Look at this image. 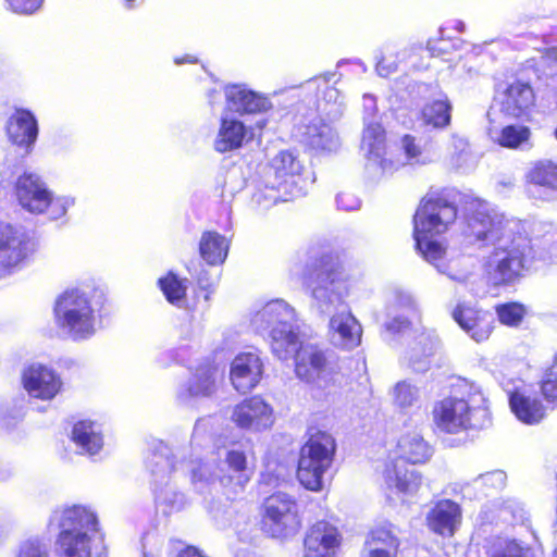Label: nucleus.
<instances>
[{"instance_id": "nucleus-60", "label": "nucleus", "mask_w": 557, "mask_h": 557, "mask_svg": "<svg viewBox=\"0 0 557 557\" xmlns=\"http://www.w3.org/2000/svg\"><path fill=\"white\" fill-rule=\"evenodd\" d=\"M197 62V59L190 54H186L185 57L183 58H175L174 59V63L176 65H182L184 63H196Z\"/></svg>"}, {"instance_id": "nucleus-19", "label": "nucleus", "mask_w": 557, "mask_h": 557, "mask_svg": "<svg viewBox=\"0 0 557 557\" xmlns=\"http://www.w3.org/2000/svg\"><path fill=\"white\" fill-rule=\"evenodd\" d=\"M263 373V363L253 352H244L236 356L231 366V381L234 388L247 393L260 382Z\"/></svg>"}, {"instance_id": "nucleus-21", "label": "nucleus", "mask_w": 557, "mask_h": 557, "mask_svg": "<svg viewBox=\"0 0 557 557\" xmlns=\"http://www.w3.org/2000/svg\"><path fill=\"white\" fill-rule=\"evenodd\" d=\"M339 534L335 527L319 521L311 527L305 539L304 557H335Z\"/></svg>"}, {"instance_id": "nucleus-62", "label": "nucleus", "mask_w": 557, "mask_h": 557, "mask_svg": "<svg viewBox=\"0 0 557 557\" xmlns=\"http://www.w3.org/2000/svg\"><path fill=\"white\" fill-rule=\"evenodd\" d=\"M549 55L557 60V47L549 50Z\"/></svg>"}, {"instance_id": "nucleus-29", "label": "nucleus", "mask_w": 557, "mask_h": 557, "mask_svg": "<svg viewBox=\"0 0 557 557\" xmlns=\"http://www.w3.org/2000/svg\"><path fill=\"white\" fill-rule=\"evenodd\" d=\"M399 544L393 527L383 524L370 532L366 541V552L369 557H396Z\"/></svg>"}, {"instance_id": "nucleus-32", "label": "nucleus", "mask_w": 557, "mask_h": 557, "mask_svg": "<svg viewBox=\"0 0 557 557\" xmlns=\"http://www.w3.org/2000/svg\"><path fill=\"white\" fill-rule=\"evenodd\" d=\"M304 139L312 149L335 151L339 147V138L335 129L315 117L305 126Z\"/></svg>"}, {"instance_id": "nucleus-59", "label": "nucleus", "mask_w": 557, "mask_h": 557, "mask_svg": "<svg viewBox=\"0 0 557 557\" xmlns=\"http://www.w3.org/2000/svg\"><path fill=\"white\" fill-rule=\"evenodd\" d=\"M178 557H206L202 555L200 550H198L196 547H187L183 549Z\"/></svg>"}, {"instance_id": "nucleus-49", "label": "nucleus", "mask_w": 557, "mask_h": 557, "mask_svg": "<svg viewBox=\"0 0 557 557\" xmlns=\"http://www.w3.org/2000/svg\"><path fill=\"white\" fill-rule=\"evenodd\" d=\"M14 557H50L47 544L38 539H27L18 544Z\"/></svg>"}, {"instance_id": "nucleus-4", "label": "nucleus", "mask_w": 557, "mask_h": 557, "mask_svg": "<svg viewBox=\"0 0 557 557\" xmlns=\"http://www.w3.org/2000/svg\"><path fill=\"white\" fill-rule=\"evenodd\" d=\"M304 164L289 150L280 151L264 169L260 190L253 201L261 209H268L278 201H287L304 194L306 180Z\"/></svg>"}, {"instance_id": "nucleus-18", "label": "nucleus", "mask_w": 557, "mask_h": 557, "mask_svg": "<svg viewBox=\"0 0 557 557\" xmlns=\"http://www.w3.org/2000/svg\"><path fill=\"white\" fill-rule=\"evenodd\" d=\"M329 337L335 347L351 350L361 343L362 326L350 311L344 310L331 317Z\"/></svg>"}, {"instance_id": "nucleus-33", "label": "nucleus", "mask_w": 557, "mask_h": 557, "mask_svg": "<svg viewBox=\"0 0 557 557\" xmlns=\"http://www.w3.org/2000/svg\"><path fill=\"white\" fill-rule=\"evenodd\" d=\"M509 404L516 417L525 424H536L545 416V408L534 396L516 391L510 394Z\"/></svg>"}, {"instance_id": "nucleus-64", "label": "nucleus", "mask_w": 557, "mask_h": 557, "mask_svg": "<svg viewBox=\"0 0 557 557\" xmlns=\"http://www.w3.org/2000/svg\"><path fill=\"white\" fill-rule=\"evenodd\" d=\"M553 368H554L555 370H557V355H556L555 364L553 366Z\"/></svg>"}, {"instance_id": "nucleus-56", "label": "nucleus", "mask_w": 557, "mask_h": 557, "mask_svg": "<svg viewBox=\"0 0 557 557\" xmlns=\"http://www.w3.org/2000/svg\"><path fill=\"white\" fill-rule=\"evenodd\" d=\"M12 11L20 14H32L41 4L42 0H7Z\"/></svg>"}, {"instance_id": "nucleus-38", "label": "nucleus", "mask_w": 557, "mask_h": 557, "mask_svg": "<svg viewBox=\"0 0 557 557\" xmlns=\"http://www.w3.org/2000/svg\"><path fill=\"white\" fill-rule=\"evenodd\" d=\"M421 120L424 125L433 128H445L450 124L451 103L446 96L432 100L421 110Z\"/></svg>"}, {"instance_id": "nucleus-11", "label": "nucleus", "mask_w": 557, "mask_h": 557, "mask_svg": "<svg viewBox=\"0 0 557 557\" xmlns=\"http://www.w3.org/2000/svg\"><path fill=\"white\" fill-rule=\"evenodd\" d=\"M433 421L438 430L457 434L475 426L473 419L476 414H485V409L474 407L463 398L446 397L433 407Z\"/></svg>"}, {"instance_id": "nucleus-16", "label": "nucleus", "mask_w": 557, "mask_h": 557, "mask_svg": "<svg viewBox=\"0 0 557 557\" xmlns=\"http://www.w3.org/2000/svg\"><path fill=\"white\" fill-rule=\"evenodd\" d=\"M453 318L476 343L488 339L494 329L493 315L469 304H458L453 311Z\"/></svg>"}, {"instance_id": "nucleus-50", "label": "nucleus", "mask_w": 557, "mask_h": 557, "mask_svg": "<svg viewBox=\"0 0 557 557\" xmlns=\"http://www.w3.org/2000/svg\"><path fill=\"white\" fill-rule=\"evenodd\" d=\"M401 148L406 156V161L411 164L421 163L425 164L430 158L423 152L417 140L411 135H405L401 138Z\"/></svg>"}, {"instance_id": "nucleus-17", "label": "nucleus", "mask_w": 557, "mask_h": 557, "mask_svg": "<svg viewBox=\"0 0 557 557\" xmlns=\"http://www.w3.org/2000/svg\"><path fill=\"white\" fill-rule=\"evenodd\" d=\"M49 194L46 183L34 173H24L15 183V195L20 206L34 214L45 213Z\"/></svg>"}, {"instance_id": "nucleus-7", "label": "nucleus", "mask_w": 557, "mask_h": 557, "mask_svg": "<svg viewBox=\"0 0 557 557\" xmlns=\"http://www.w3.org/2000/svg\"><path fill=\"white\" fill-rule=\"evenodd\" d=\"M336 442L332 434L317 431L300 450L297 478L307 490L319 492L329 481Z\"/></svg>"}, {"instance_id": "nucleus-9", "label": "nucleus", "mask_w": 557, "mask_h": 557, "mask_svg": "<svg viewBox=\"0 0 557 557\" xmlns=\"http://www.w3.org/2000/svg\"><path fill=\"white\" fill-rule=\"evenodd\" d=\"M307 286L315 307L321 312H329L342 304L348 294L347 284L334 268L331 255L322 256L314 264L312 272L307 276Z\"/></svg>"}, {"instance_id": "nucleus-2", "label": "nucleus", "mask_w": 557, "mask_h": 557, "mask_svg": "<svg viewBox=\"0 0 557 557\" xmlns=\"http://www.w3.org/2000/svg\"><path fill=\"white\" fill-rule=\"evenodd\" d=\"M457 219L456 206L438 195L425 196L414 214V240L419 252L440 273L463 283L471 274V268L463 260L454 259L451 253L436 239L435 235L446 232Z\"/></svg>"}, {"instance_id": "nucleus-14", "label": "nucleus", "mask_w": 557, "mask_h": 557, "mask_svg": "<svg viewBox=\"0 0 557 557\" xmlns=\"http://www.w3.org/2000/svg\"><path fill=\"white\" fill-rule=\"evenodd\" d=\"M232 420L240 429L260 432L271 428L275 417L269 403L260 396H252L234 407Z\"/></svg>"}, {"instance_id": "nucleus-54", "label": "nucleus", "mask_w": 557, "mask_h": 557, "mask_svg": "<svg viewBox=\"0 0 557 557\" xmlns=\"http://www.w3.org/2000/svg\"><path fill=\"white\" fill-rule=\"evenodd\" d=\"M144 557H159L162 540L154 533H147L141 540Z\"/></svg>"}, {"instance_id": "nucleus-58", "label": "nucleus", "mask_w": 557, "mask_h": 557, "mask_svg": "<svg viewBox=\"0 0 557 557\" xmlns=\"http://www.w3.org/2000/svg\"><path fill=\"white\" fill-rule=\"evenodd\" d=\"M396 63L388 57H383L376 65V71L379 75L382 77L389 76L392 73L396 71Z\"/></svg>"}, {"instance_id": "nucleus-10", "label": "nucleus", "mask_w": 557, "mask_h": 557, "mask_svg": "<svg viewBox=\"0 0 557 557\" xmlns=\"http://www.w3.org/2000/svg\"><path fill=\"white\" fill-rule=\"evenodd\" d=\"M362 107L364 129L361 149L367 158V168H379L383 173L393 172L404 163L386 158L385 132L380 123L372 121L377 111L375 98L370 94L363 95Z\"/></svg>"}, {"instance_id": "nucleus-37", "label": "nucleus", "mask_w": 557, "mask_h": 557, "mask_svg": "<svg viewBox=\"0 0 557 557\" xmlns=\"http://www.w3.org/2000/svg\"><path fill=\"white\" fill-rule=\"evenodd\" d=\"M399 460L411 463L425 462L431 457V448L419 434L403 436L397 445Z\"/></svg>"}, {"instance_id": "nucleus-53", "label": "nucleus", "mask_w": 557, "mask_h": 557, "mask_svg": "<svg viewBox=\"0 0 557 557\" xmlns=\"http://www.w3.org/2000/svg\"><path fill=\"white\" fill-rule=\"evenodd\" d=\"M453 146H454V159L455 164L458 168L468 166L469 161L471 160V153L469 150V145L463 137L454 135L453 136Z\"/></svg>"}, {"instance_id": "nucleus-12", "label": "nucleus", "mask_w": 557, "mask_h": 557, "mask_svg": "<svg viewBox=\"0 0 557 557\" xmlns=\"http://www.w3.org/2000/svg\"><path fill=\"white\" fill-rule=\"evenodd\" d=\"M263 525L273 537L294 534L300 527L296 502L285 493H275L264 502Z\"/></svg>"}, {"instance_id": "nucleus-25", "label": "nucleus", "mask_w": 557, "mask_h": 557, "mask_svg": "<svg viewBox=\"0 0 557 557\" xmlns=\"http://www.w3.org/2000/svg\"><path fill=\"white\" fill-rule=\"evenodd\" d=\"M249 128L236 117L222 115L213 148L219 153L237 150L250 139Z\"/></svg>"}, {"instance_id": "nucleus-5", "label": "nucleus", "mask_w": 557, "mask_h": 557, "mask_svg": "<svg viewBox=\"0 0 557 557\" xmlns=\"http://www.w3.org/2000/svg\"><path fill=\"white\" fill-rule=\"evenodd\" d=\"M251 325L258 332L270 330L272 352L287 360L298 345V326L294 309L284 300L269 301L251 317Z\"/></svg>"}, {"instance_id": "nucleus-52", "label": "nucleus", "mask_w": 557, "mask_h": 557, "mask_svg": "<svg viewBox=\"0 0 557 557\" xmlns=\"http://www.w3.org/2000/svg\"><path fill=\"white\" fill-rule=\"evenodd\" d=\"M506 473L502 470H495L492 472H487L479 475L474 480V484L476 486H485L486 491L488 490H500L506 484Z\"/></svg>"}, {"instance_id": "nucleus-63", "label": "nucleus", "mask_w": 557, "mask_h": 557, "mask_svg": "<svg viewBox=\"0 0 557 557\" xmlns=\"http://www.w3.org/2000/svg\"><path fill=\"white\" fill-rule=\"evenodd\" d=\"M265 124H267V121H265V120H262V121H259V122L257 123V126H258L259 128H263V127L265 126Z\"/></svg>"}, {"instance_id": "nucleus-23", "label": "nucleus", "mask_w": 557, "mask_h": 557, "mask_svg": "<svg viewBox=\"0 0 557 557\" xmlns=\"http://www.w3.org/2000/svg\"><path fill=\"white\" fill-rule=\"evenodd\" d=\"M9 140L29 152L37 140L38 124L34 114L27 110H15L5 125Z\"/></svg>"}, {"instance_id": "nucleus-24", "label": "nucleus", "mask_w": 557, "mask_h": 557, "mask_svg": "<svg viewBox=\"0 0 557 557\" xmlns=\"http://www.w3.org/2000/svg\"><path fill=\"white\" fill-rule=\"evenodd\" d=\"M384 482L386 487L400 497L414 495L421 484V474L401 460L392 461L384 471Z\"/></svg>"}, {"instance_id": "nucleus-45", "label": "nucleus", "mask_w": 557, "mask_h": 557, "mask_svg": "<svg viewBox=\"0 0 557 557\" xmlns=\"http://www.w3.org/2000/svg\"><path fill=\"white\" fill-rule=\"evenodd\" d=\"M157 507L164 515L182 510L185 506V496L171 487L156 492Z\"/></svg>"}, {"instance_id": "nucleus-27", "label": "nucleus", "mask_w": 557, "mask_h": 557, "mask_svg": "<svg viewBox=\"0 0 557 557\" xmlns=\"http://www.w3.org/2000/svg\"><path fill=\"white\" fill-rule=\"evenodd\" d=\"M438 348V338L432 331L423 330L417 334L406 351L409 367L416 372L429 369L431 357Z\"/></svg>"}, {"instance_id": "nucleus-20", "label": "nucleus", "mask_w": 557, "mask_h": 557, "mask_svg": "<svg viewBox=\"0 0 557 557\" xmlns=\"http://www.w3.org/2000/svg\"><path fill=\"white\" fill-rule=\"evenodd\" d=\"M226 110L238 114L264 113L272 109L269 98L242 85L225 87Z\"/></svg>"}, {"instance_id": "nucleus-35", "label": "nucleus", "mask_w": 557, "mask_h": 557, "mask_svg": "<svg viewBox=\"0 0 557 557\" xmlns=\"http://www.w3.org/2000/svg\"><path fill=\"white\" fill-rule=\"evenodd\" d=\"M145 465L156 480H163L173 469L171 449L162 441H153L148 449Z\"/></svg>"}, {"instance_id": "nucleus-15", "label": "nucleus", "mask_w": 557, "mask_h": 557, "mask_svg": "<svg viewBox=\"0 0 557 557\" xmlns=\"http://www.w3.org/2000/svg\"><path fill=\"white\" fill-rule=\"evenodd\" d=\"M28 256V240L25 233L9 223H0V269L14 270Z\"/></svg>"}, {"instance_id": "nucleus-39", "label": "nucleus", "mask_w": 557, "mask_h": 557, "mask_svg": "<svg viewBox=\"0 0 557 557\" xmlns=\"http://www.w3.org/2000/svg\"><path fill=\"white\" fill-rule=\"evenodd\" d=\"M199 250L209 264H220L227 257L228 240L216 232H206L201 236Z\"/></svg>"}, {"instance_id": "nucleus-22", "label": "nucleus", "mask_w": 557, "mask_h": 557, "mask_svg": "<svg viewBox=\"0 0 557 557\" xmlns=\"http://www.w3.org/2000/svg\"><path fill=\"white\" fill-rule=\"evenodd\" d=\"M388 321L385 322L387 331L400 333L409 329L410 319L419 315V308L416 299L410 293L396 290L393 294L387 307Z\"/></svg>"}, {"instance_id": "nucleus-44", "label": "nucleus", "mask_w": 557, "mask_h": 557, "mask_svg": "<svg viewBox=\"0 0 557 557\" xmlns=\"http://www.w3.org/2000/svg\"><path fill=\"white\" fill-rule=\"evenodd\" d=\"M491 557H534L530 546L516 540H500L494 544Z\"/></svg>"}, {"instance_id": "nucleus-40", "label": "nucleus", "mask_w": 557, "mask_h": 557, "mask_svg": "<svg viewBox=\"0 0 557 557\" xmlns=\"http://www.w3.org/2000/svg\"><path fill=\"white\" fill-rule=\"evenodd\" d=\"M527 178L534 185L556 191L557 164L552 160H540L532 165L528 172Z\"/></svg>"}, {"instance_id": "nucleus-8", "label": "nucleus", "mask_w": 557, "mask_h": 557, "mask_svg": "<svg viewBox=\"0 0 557 557\" xmlns=\"http://www.w3.org/2000/svg\"><path fill=\"white\" fill-rule=\"evenodd\" d=\"M290 357L294 358V372L298 380L317 388L330 386L337 374V364L327 350L311 343L298 345Z\"/></svg>"}, {"instance_id": "nucleus-41", "label": "nucleus", "mask_w": 557, "mask_h": 557, "mask_svg": "<svg viewBox=\"0 0 557 557\" xmlns=\"http://www.w3.org/2000/svg\"><path fill=\"white\" fill-rule=\"evenodd\" d=\"M251 479V473L235 472L227 467L216 465V480L228 495L242 493Z\"/></svg>"}, {"instance_id": "nucleus-34", "label": "nucleus", "mask_w": 557, "mask_h": 557, "mask_svg": "<svg viewBox=\"0 0 557 557\" xmlns=\"http://www.w3.org/2000/svg\"><path fill=\"white\" fill-rule=\"evenodd\" d=\"M487 134L493 143L508 149H523L530 146L531 131L524 125H506L502 128L490 126Z\"/></svg>"}, {"instance_id": "nucleus-47", "label": "nucleus", "mask_w": 557, "mask_h": 557, "mask_svg": "<svg viewBox=\"0 0 557 557\" xmlns=\"http://www.w3.org/2000/svg\"><path fill=\"white\" fill-rule=\"evenodd\" d=\"M496 312L500 323L508 326H516L522 321L525 309L520 304L509 302L498 306Z\"/></svg>"}, {"instance_id": "nucleus-6", "label": "nucleus", "mask_w": 557, "mask_h": 557, "mask_svg": "<svg viewBox=\"0 0 557 557\" xmlns=\"http://www.w3.org/2000/svg\"><path fill=\"white\" fill-rule=\"evenodd\" d=\"M58 327L73 341H83L96 333V309L88 292L74 288L60 295L54 305Z\"/></svg>"}, {"instance_id": "nucleus-46", "label": "nucleus", "mask_w": 557, "mask_h": 557, "mask_svg": "<svg viewBox=\"0 0 557 557\" xmlns=\"http://www.w3.org/2000/svg\"><path fill=\"white\" fill-rule=\"evenodd\" d=\"M45 212L52 220H58L64 216L67 210L75 205V198L71 196H53L50 191Z\"/></svg>"}, {"instance_id": "nucleus-51", "label": "nucleus", "mask_w": 557, "mask_h": 557, "mask_svg": "<svg viewBox=\"0 0 557 557\" xmlns=\"http://www.w3.org/2000/svg\"><path fill=\"white\" fill-rule=\"evenodd\" d=\"M220 465L227 467L228 470H234L235 472H246L252 474V470L248 467L246 454L238 448L227 449Z\"/></svg>"}, {"instance_id": "nucleus-55", "label": "nucleus", "mask_w": 557, "mask_h": 557, "mask_svg": "<svg viewBox=\"0 0 557 557\" xmlns=\"http://www.w3.org/2000/svg\"><path fill=\"white\" fill-rule=\"evenodd\" d=\"M542 393L547 400H557V370L552 368L542 382Z\"/></svg>"}, {"instance_id": "nucleus-26", "label": "nucleus", "mask_w": 557, "mask_h": 557, "mask_svg": "<svg viewBox=\"0 0 557 557\" xmlns=\"http://www.w3.org/2000/svg\"><path fill=\"white\" fill-rule=\"evenodd\" d=\"M499 111L510 117H520L533 106L534 94L529 84L515 82L498 97Z\"/></svg>"}, {"instance_id": "nucleus-13", "label": "nucleus", "mask_w": 557, "mask_h": 557, "mask_svg": "<svg viewBox=\"0 0 557 557\" xmlns=\"http://www.w3.org/2000/svg\"><path fill=\"white\" fill-rule=\"evenodd\" d=\"M22 384L30 398L51 401L63 391L61 374L42 363H32L22 373Z\"/></svg>"}, {"instance_id": "nucleus-28", "label": "nucleus", "mask_w": 557, "mask_h": 557, "mask_svg": "<svg viewBox=\"0 0 557 557\" xmlns=\"http://www.w3.org/2000/svg\"><path fill=\"white\" fill-rule=\"evenodd\" d=\"M459 506L451 500L437 503L429 512L426 520L429 528L441 535H453L460 522Z\"/></svg>"}, {"instance_id": "nucleus-57", "label": "nucleus", "mask_w": 557, "mask_h": 557, "mask_svg": "<svg viewBox=\"0 0 557 557\" xmlns=\"http://www.w3.org/2000/svg\"><path fill=\"white\" fill-rule=\"evenodd\" d=\"M337 207L345 211L357 210L360 207V200L352 194L342 193L336 198Z\"/></svg>"}, {"instance_id": "nucleus-36", "label": "nucleus", "mask_w": 557, "mask_h": 557, "mask_svg": "<svg viewBox=\"0 0 557 557\" xmlns=\"http://www.w3.org/2000/svg\"><path fill=\"white\" fill-rule=\"evenodd\" d=\"M327 83L329 78L326 76H323L309 81L307 85L309 88L313 86H315L317 88L324 86L325 90L323 92L322 99L319 102V108L330 119L336 120L341 117L344 112V97L341 95L338 89H336L335 87L327 86Z\"/></svg>"}, {"instance_id": "nucleus-1", "label": "nucleus", "mask_w": 557, "mask_h": 557, "mask_svg": "<svg viewBox=\"0 0 557 557\" xmlns=\"http://www.w3.org/2000/svg\"><path fill=\"white\" fill-rule=\"evenodd\" d=\"M465 236L493 246L484 265L495 284L510 283L520 276L532 251L520 221L506 219L485 201H479L468 215Z\"/></svg>"}, {"instance_id": "nucleus-31", "label": "nucleus", "mask_w": 557, "mask_h": 557, "mask_svg": "<svg viewBox=\"0 0 557 557\" xmlns=\"http://www.w3.org/2000/svg\"><path fill=\"white\" fill-rule=\"evenodd\" d=\"M216 373V368L209 363L199 366L187 386L178 392V398L186 401L188 397L210 396L215 391Z\"/></svg>"}, {"instance_id": "nucleus-43", "label": "nucleus", "mask_w": 557, "mask_h": 557, "mask_svg": "<svg viewBox=\"0 0 557 557\" xmlns=\"http://www.w3.org/2000/svg\"><path fill=\"white\" fill-rule=\"evenodd\" d=\"M159 284L166 299L173 305L181 306L186 295L187 281L169 273L159 280Z\"/></svg>"}, {"instance_id": "nucleus-61", "label": "nucleus", "mask_w": 557, "mask_h": 557, "mask_svg": "<svg viewBox=\"0 0 557 557\" xmlns=\"http://www.w3.org/2000/svg\"><path fill=\"white\" fill-rule=\"evenodd\" d=\"M556 236H557V232H554L553 234H550V239H554ZM553 252L555 253V256L557 258V245L553 247Z\"/></svg>"}, {"instance_id": "nucleus-30", "label": "nucleus", "mask_w": 557, "mask_h": 557, "mask_svg": "<svg viewBox=\"0 0 557 557\" xmlns=\"http://www.w3.org/2000/svg\"><path fill=\"white\" fill-rule=\"evenodd\" d=\"M71 438L81 454L94 456L103 446L100 426L92 421L83 420L73 425Z\"/></svg>"}, {"instance_id": "nucleus-42", "label": "nucleus", "mask_w": 557, "mask_h": 557, "mask_svg": "<svg viewBox=\"0 0 557 557\" xmlns=\"http://www.w3.org/2000/svg\"><path fill=\"white\" fill-rule=\"evenodd\" d=\"M392 400L395 407L407 410L418 407L420 404V391L409 381H400L391 391Z\"/></svg>"}, {"instance_id": "nucleus-48", "label": "nucleus", "mask_w": 557, "mask_h": 557, "mask_svg": "<svg viewBox=\"0 0 557 557\" xmlns=\"http://www.w3.org/2000/svg\"><path fill=\"white\" fill-rule=\"evenodd\" d=\"M191 481L196 487L201 488L205 485H209L216 480V466L209 465L207 462L197 461L190 469Z\"/></svg>"}, {"instance_id": "nucleus-3", "label": "nucleus", "mask_w": 557, "mask_h": 557, "mask_svg": "<svg viewBox=\"0 0 557 557\" xmlns=\"http://www.w3.org/2000/svg\"><path fill=\"white\" fill-rule=\"evenodd\" d=\"M60 530L55 540L58 557H104L107 547L96 513L85 506L55 510L50 519Z\"/></svg>"}]
</instances>
